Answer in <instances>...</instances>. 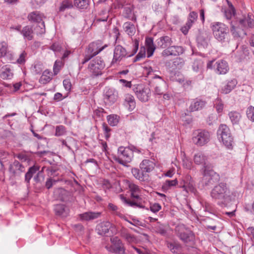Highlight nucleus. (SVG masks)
Masks as SVG:
<instances>
[{
  "mask_svg": "<svg viewBox=\"0 0 254 254\" xmlns=\"http://www.w3.org/2000/svg\"><path fill=\"white\" fill-rule=\"evenodd\" d=\"M236 192L230 193L229 189L226 183H220L216 185L210 192L211 197L215 199L222 200L218 204L222 207H226L228 203L235 199Z\"/></svg>",
  "mask_w": 254,
  "mask_h": 254,
  "instance_id": "nucleus-1",
  "label": "nucleus"
},
{
  "mask_svg": "<svg viewBox=\"0 0 254 254\" xmlns=\"http://www.w3.org/2000/svg\"><path fill=\"white\" fill-rule=\"evenodd\" d=\"M216 64L215 71L218 74H225L229 69L228 63L225 61H219L216 63Z\"/></svg>",
  "mask_w": 254,
  "mask_h": 254,
  "instance_id": "nucleus-18",
  "label": "nucleus"
},
{
  "mask_svg": "<svg viewBox=\"0 0 254 254\" xmlns=\"http://www.w3.org/2000/svg\"><path fill=\"white\" fill-rule=\"evenodd\" d=\"M196 40L199 46H201L203 48H206L207 47L208 40L205 36L200 34L197 36Z\"/></svg>",
  "mask_w": 254,
  "mask_h": 254,
  "instance_id": "nucleus-48",
  "label": "nucleus"
},
{
  "mask_svg": "<svg viewBox=\"0 0 254 254\" xmlns=\"http://www.w3.org/2000/svg\"><path fill=\"white\" fill-rule=\"evenodd\" d=\"M172 43V39L168 36L161 37L157 40V46L162 49L169 47Z\"/></svg>",
  "mask_w": 254,
  "mask_h": 254,
  "instance_id": "nucleus-25",
  "label": "nucleus"
},
{
  "mask_svg": "<svg viewBox=\"0 0 254 254\" xmlns=\"http://www.w3.org/2000/svg\"><path fill=\"white\" fill-rule=\"evenodd\" d=\"M206 102L204 100L196 98L194 99L190 107V111H198L203 109L206 105Z\"/></svg>",
  "mask_w": 254,
  "mask_h": 254,
  "instance_id": "nucleus-23",
  "label": "nucleus"
},
{
  "mask_svg": "<svg viewBox=\"0 0 254 254\" xmlns=\"http://www.w3.org/2000/svg\"><path fill=\"white\" fill-rule=\"evenodd\" d=\"M210 134L206 130L198 129L193 132L192 140L197 146H202L207 144L210 140Z\"/></svg>",
  "mask_w": 254,
  "mask_h": 254,
  "instance_id": "nucleus-8",
  "label": "nucleus"
},
{
  "mask_svg": "<svg viewBox=\"0 0 254 254\" xmlns=\"http://www.w3.org/2000/svg\"><path fill=\"white\" fill-rule=\"evenodd\" d=\"M178 184V181L176 179L173 180H167L163 184L162 189L164 191L168 190L171 187L176 186Z\"/></svg>",
  "mask_w": 254,
  "mask_h": 254,
  "instance_id": "nucleus-41",
  "label": "nucleus"
},
{
  "mask_svg": "<svg viewBox=\"0 0 254 254\" xmlns=\"http://www.w3.org/2000/svg\"><path fill=\"white\" fill-rule=\"evenodd\" d=\"M171 56H179L184 53V49L181 46H173L169 47Z\"/></svg>",
  "mask_w": 254,
  "mask_h": 254,
  "instance_id": "nucleus-39",
  "label": "nucleus"
},
{
  "mask_svg": "<svg viewBox=\"0 0 254 254\" xmlns=\"http://www.w3.org/2000/svg\"><path fill=\"white\" fill-rule=\"evenodd\" d=\"M145 57V48L144 47H141L138 54L134 58L133 62L139 61L140 59Z\"/></svg>",
  "mask_w": 254,
  "mask_h": 254,
  "instance_id": "nucleus-56",
  "label": "nucleus"
},
{
  "mask_svg": "<svg viewBox=\"0 0 254 254\" xmlns=\"http://www.w3.org/2000/svg\"><path fill=\"white\" fill-rule=\"evenodd\" d=\"M140 169L145 175L147 173H150L155 167L154 163L148 159L143 160L140 164Z\"/></svg>",
  "mask_w": 254,
  "mask_h": 254,
  "instance_id": "nucleus-19",
  "label": "nucleus"
},
{
  "mask_svg": "<svg viewBox=\"0 0 254 254\" xmlns=\"http://www.w3.org/2000/svg\"><path fill=\"white\" fill-rule=\"evenodd\" d=\"M40 166L37 165H34L29 168L28 171L25 174V182L29 184L30 181L33 176L39 171Z\"/></svg>",
  "mask_w": 254,
  "mask_h": 254,
  "instance_id": "nucleus-28",
  "label": "nucleus"
},
{
  "mask_svg": "<svg viewBox=\"0 0 254 254\" xmlns=\"http://www.w3.org/2000/svg\"><path fill=\"white\" fill-rule=\"evenodd\" d=\"M217 135L228 149L232 148L233 137L229 127L225 124H221L217 130Z\"/></svg>",
  "mask_w": 254,
  "mask_h": 254,
  "instance_id": "nucleus-6",
  "label": "nucleus"
},
{
  "mask_svg": "<svg viewBox=\"0 0 254 254\" xmlns=\"http://www.w3.org/2000/svg\"><path fill=\"white\" fill-rule=\"evenodd\" d=\"M122 236L129 243H132L135 241V237L129 233H123Z\"/></svg>",
  "mask_w": 254,
  "mask_h": 254,
  "instance_id": "nucleus-61",
  "label": "nucleus"
},
{
  "mask_svg": "<svg viewBox=\"0 0 254 254\" xmlns=\"http://www.w3.org/2000/svg\"><path fill=\"white\" fill-rule=\"evenodd\" d=\"M66 131L64 126L63 125L57 126L56 127L55 135L56 136H61L66 134Z\"/></svg>",
  "mask_w": 254,
  "mask_h": 254,
  "instance_id": "nucleus-52",
  "label": "nucleus"
},
{
  "mask_svg": "<svg viewBox=\"0 0 254 254\" xmlns=\"http://www.w3.org/2000/svg\"><path fill=\"white\" fill-rule=\"evenodd\" d=\"M73 7L72 2L68 0H64L60 6L59 10L60 11H64L66 9L71 8Z\"/></svg>",
  "mask_w": 254,
  "mask_h": 254,
  "instance_id": "nucleus-51",
  "label": "nucleus"
},
{
  "mask_svg": "<svg viewBox=\"0 0 254 254\" xmlns=\"http://www.w3.org/2000/svg\"><path fill=\"white\" fill-rule=\"evenodd\" d=\"M201 173L203 175L202 182L203 185L207 186L212 184L213 180L211 177L212 174L213 173L212 168L204 170L201 171Z\"/></svg>",
  "mask_w": 254,
  "mask_h": 254,
  "instance_id": "nucleus-20",
  "label": "nucleus"
},
{
  "mask_svg": "<svg viewBox=\"0 0 254 254\" xmlns=\"http://www.w3.org/2000/svg\"><path fill=\"white\" fill-rule=\"evenodd\" d=\"M133 90L137 98L142 102L148 101L151 96L150 88L142 84L134 85Z\"/></svg>",
  "mask_w": 254,
  "mask_h": 254,
  "instance_id": "nucleus-7",
  "label": "nucleus"
},
{
  "mask_svg": "<svg viewBox=\"0 0 254 254\" xmlns=\"http://www.w3.org/2000/svg\"><path fill=\"white\" fill-rule=\"evenodd\" d=\"M64 65V62L61 60H57L55 61L53 66V72L54 75H57Z\"/></svg>",
  "mask_w": 254,
  "mask_h": 254,
  "instance_id": "nucleus-42",
  "label": "nucleus"
},
{
  "mask_svg": "<svg viewBox=\"0 0 254 254\" xmlns=\"http://www.w3.org/2000/svg\"><path fill=\"white\" fill-rule=\"evenodd\" d=\"M235 14V9L232 4L229 3V8L225 11V16L227 19H231Z\"/></svg>",
  "mask_w": 254,
  "mask_h": 254,
  "instance_id": "nucleus-47",
  "label": "nucleus"
},
{
  "mask_svg": "<svg viewBox=\"0 0 254 254\" xmlns=\"http://www.w3.org/2000/svg\"><path fill=\"white\" fill-rule=\"evenodd\" d=\"M0 77L2 79H11L13 77V73L11 69L7 65L2 67Z\"/></svg>",
  "mask_w": 254,
  "mask_h": 254,
  "instance_id": "nucleus-35",
  "label": "nucleus"
},
{
  "mask_svg": "<svg viewBox=\"0 0 254 254\" xmlns=\"http://www.w3.org/2000/svg\"><path fill=\"white\" fill-rule=\"evenodd\" d=\"M74 5L79 9H86L89 5V0H74Z\"/></svg>",
  "mask_w": 254,
  "mask_h": 254,
  "instance_id": "nucleus-45",
  "label": "nucleus"
},
{
  "mask_svg": "<svg viewBox=\"0 0 254 254\" xmlns=\"http://www.w3.org/2000/svg\"><path fill=\"white\" fill-rule=\"evenodd\" d=\"M154 232L159 234L161 236H165L167 235V227L160 222H157L156 224L153 227Z\"/></svg>",
  "mask_w": 254,
  "mask_h": 254,
  "instance_id": "nucleus-31",
  "label": "nucleus"
},
{
  "mask_svg": "<svg viewBox=\"0 0 254 254\" xmlns=\"http://www.w3.org/2000/svg\"><path fill=\"white\" fill-rule=\"evenodd\" d=\"M103 96V101L105 104L111 106L117 101L118 98V93L114 88L105 87Z\"/></svg>",
  "mask_w": 254,
  "mask_h": 254,
  "instance_id": "nucleus-10",
  "label": "nucleus"
},
{
  "mask_svg": "<svg viewBox=\"0 0 254 254\" xmlns=\"http://www.w3.org/2000/svg\"><path fill=\"white\" fill-rule=\"evenodd\" d=\"M102 127L105 133V137L107 139L110 137V134L109 132L111 131V129L105 123L102 124Z\"/></svg>",
  "mask_w": 254,
  "mask_h": 254,
  "instance_id": "nucleus-60",
  "label": "nucleus"
},
{
  "mask_svg": "<svg viewBox=\"0 0 254 254\" xmlns=\"http://www.w3.org/2000/svg\"><path fill=\"white\" fill-rule=\"evenodd\" d=\"M214 107L218 113H221L224 109V104L221 98L217 97L213 101Z\"/></svg>",
  "mask_w": 254,
  "mask_h": 254,
  "instance_id": "nucleus-40",
  "label": "nucleus"
},
{
  "mask_svg": "<svg viewBox=\"0 0 254 254\" xmlns=\"http://www.w3.org/2000/svg\"><path fill=\"white\" fill-rule=\"evenodd\" d=\"M197 17V13L194 11L191 12L189 16V19L187 23V26L189 28H190L192 23L196 20Z\"/></svg>",
  "mask_w": 254,
  "mask_h": 254,
  "instance_id": "nucleus-50",
  "label": "nucleus"
},
{
  "mask_svg": "<svg viewBox=\"0 0 254 254\" xmlns=\"http://www.w3.org/2000/svg\"><path fill=\"white\" fill-rule=\"evenodd\" d=\"M125 32L129 36H132L135 33V28L133 24L130 22H126L123 25Z\"/></svg>",
  "mask_w": 254,
  "mask_h": 254,
  "instance_id": "nucleus-33",
  "label": "nucleus"
},
{
  "mask_svg": "<svg viewBox=\"0 0 254 254\" xmlns=\"http://www.w3.org/2000/svg\"><path fill=\"white\" fill-rule=\"evenodd\" d=\"M138 46L139 41L137 39H135L134 41L133 48L130 52H127V50L120 45L116 46L114 51L112 64L118 63L125 58L133 56L136 53L138 49Z\"/></svg>",
  "mask_w": 254,
  "mask_h": 254,
  "instance_id": "nucleus-2",
  "label": "nucleus"
},
{
  "mask_svg": "<svg viewBox=\"0 0 254 254\" xmlns=\"http://www.w3.org/2000/svg\"><path fill=\"white\" fill-rule=\"evenodd\" d=\"M7 53V45L4 42H2L0 43V58L6 56Z\"/></svg>",
  "mask_w": 254,
  "mask_h": 254,
  "instance_id": "nucleus-55",
  "label": "nucleus"
},
{
  "mask_svg": "<svg viewBox=\"0 0 254 254\" xmlns=\"http://www.w3.org/2000/svg\"><path fill=\"white\" fill-rule=\"evenodd\" d=\"M107 120L110 126L114 127L116 126L119 123L120 117L117 115L112 114L108 115L107 117Z\"/></svg>",
  "mask_w": 254,
  "mask_h": 254,
  "instance_id": "nucleus-36",
  "label": "nucleus"
},
{
  "mask_svg": "<svg viewBox=\"0 0 254 254\" xmlns=\"http://www.w3.org/2000/svg\"><path fill=\"white\" fill-rule=\"evenodd\" d=\"M111 241L113 244L110 246H106L107 250L110 252L117 254H125V249L124 244L120 239L117 237L111 239Z\"/></svg>",
  "mask_w": 254,
  "mask_h": 254,
  "instance_id": "nucleus-12",
  "label": "nucleus"
},
{
  "mask_svg": "<svg viewBox=\"0 0 254 254\" xmlns=\"http://www.w3.org/2000/svg\"><path fill=\"white\" fill-rule=\"evenodd\" d=\"M211 29L215 38L218 41L224 43L229 33L228 27L221 22H214L211 25Z\"/></svg>",
  "mask_w": 254,
  "mask_h": 254,
  "instance_id": "nucleus-4",
  "label": "nucleus"
},
{
  "mask_svg": "<svg viewBox=\"0 0 254 254\" xmlns=\"http://www.w3.org/2000/svg\"><path fill=\"white\" fill-rule=\"evenodd\" d=\"M230 31L234 38H239L242 35H247L245 29L243 28L237 21L236 25L231 22Z\"/></svg>",
  "mask_w": 254,
  "mask_h": 254,
  "instance_id": "nucleus-16",
  "label": "nucleus"
},
{
  "mask_svg": "<svg viewBox=\"0 0 254 254\" xmlns=\"http://www.w3.org/2000/svg\"><path fill=\"white\" fill-rule=\"evenodd\" d=\"M108 207L110 211H112L114 214H116V215H118L120 217H122L123 215L121 213L117 211L118 209V207L117 206L112 203H110L108 205Z\"/></svg>",
  "mask_w": 254,
  "mask_h": 254,
  "instance_id": "nucleus-57",
  "label": "nucleus"
},
{
  "mask_svg": "<svg viewBox=\"0 0 254 254\" xmlns=\"http://www.w3.org/2000/svg\"><path fill=\"white\" fill-rule=\"evenodd\" d=\"M182 183H181L180 187L184 189V190L187 192L190 191L192 192L195 191V185L193 180L190 175H187L183 179Z\"/></svg>",
  "mask_w": 254,
  "mask_h": 254,
  "instance_id": "nucleus-15",
  "label": "nucleus"
},
{
  "mask_svg": "<svg viewBox=\"0 0 254 254\" xmlns=\"http://www.w3.org/2000/svg\"><path fill=\"white\" fill-rule=\"evenodd\" d=\"M25 171V167L24 166L16 160H15L9 165L8 171L12 177L20 178Z\"/></svg>",
  "mask_w": 254,
  "mask_h": 254,
  "instance_id": "nucleus-11",
  "label": "nucleus"
},
{
  "mask_svg": "<svg viewBox=\"0 0 254 254\" xmlns=\"http://www.w3.org/2000/svg\"><path fill=\"white\" fill-rule=\"evenodd\" d=\"M194 162L197 165H202L201 171L212 168V165L207 160V157L202 152H198L193 156Z\"/></svg>",
  "mask_w": 254,
  "mask_h": 254,
  "instance_id": "nucleus-14",
  "label": "nucleus"
},
{
  "mask_svg": "<svg viewBox=\"0 0 254 254\" xmlns=\"http://www.w3.org/2000/svg\"><path fill=\"white\" fill-rule=\"evenodd\" d=\"M167 247L174 254H179L181 251V247L180 244L176 243H168Z\"/></svg>",
  "mask_w": 254,
  "mask_h": 254,
  "instance_id": "nucleus-44",
  "label": "nucleus"
},
{
  "mask_svg": "<svg viewBox=\"0 0 254 254\" xmlns=\"http://www.w3.org/2000/svg\"><path fill=\"white\" fill-rule=\"evenodd\" d=\"M201 204L202 207L204 209L205 211L208 212L210 213H213L214 209L211 203L206 201H202L201 202Z\"/></svg>",
  "mask_w": 254,
  "mask_h": 254,
  "instance_id": "nucleus-49",
  "label": "nucleus"
},
{
  "mask_svg": "<svg viewBox=\"0 0 254 254\" xmlns=\"http://www.w3.org/2000/svg\"><path fill=\"white\" fill-rule=\"evenodd\" d=\"M121 198L122 199V201L127 205L131 207H141V206L138 204L137 203L134 202L133 201L130 200L129 199H127L125 197H124L122 195H120Z\"/></svg>",
  "mask_w": 254,
  "mask_h": 254,
  "instance_id": "nucleus-53",
  "label": "nucleus"
},
{
  "mask_svg": "<svg viewBox=\"0 0 254 254\" xmlns=\"http://www.w3.org/2000/svg\"><path fill=\"white\" fill-rule=\"evenodd\" d=\"M53 75H54V72L46 69L43 72L41 79H52Z\"/></svg>",
  "mask_w": 254,
  "mask_h": 254,
  "instance_id": "nucleus-58",
  "label": "nucleus"
},
{
  "mask_svg": "<svg viewBox=\"0 0 254 254\" xmlns=\"http://www.w3.org/2000/svg\"><path fill=\"white\" fill-rule=\"evenodd\" d=\"M132 8L130 6L125 7L123 14L125 18L135 22L136 21V17L134 14H132Z\"/></svg>",
  "mask_w": 254,
  "mask_h": 254,
  "instance_id": "nucleus-30",
  "label": "nucleus"
},
{
  "mask_svg": "<svg viewBox=\"0 0 254 254\" xmlns=\"http://www.w3.org/2000/svg\"><path fill=\"white\" fill-rule=\"evenodd\" d=\"M237 80H229L222 88V92L224 94L230 93L237 84Z\"/></svg>",
  "mask_w": 254,
  "mask_h": 254,
  "instance_id": "nucleus-32",
  "label": "nucleus"
},
{
  "mask_svg": "<svg viewBox=\"0 0 254 254\" xmlns=\"http://www.w3.org/2000/svg\"><path fill=\"white\" fill-rule=\"evenodd\" d=\"M28 18L29 21L38 23L35 28L37 34H43L45 32V24L42 21L43 15L38 11H33L29 14Z\"/></svg>",
  "mask_w": 254,
  "mask_h": 254,
  "instance_id": "nucleus-9",
  "label": "nucleus"
},
{
  "mask_svg": "<svg viewBox=\"0 0 254 254\" xmlns=\"http://www.w3.org/2000/svg\"><path fill=\"white\" fill-rule=\"evenodd\" d=\"M54 211L57 215L65 217H66L69 212L68 209L66 206L63 204H57L55 206Z\"/></svg>",
  "mask_w": 254,
  "mask_h": 254,
  "instance_id": "nucleus-26",
  "label": "nucleus"
},
{
  "mask_svg": "<svg viewBox=\"0 0 254 254\" xmlns=\"http://www.w3.org/2000/svg\"><path fill=\"white\" fill-rule=\"evenodd\" d=\"M239 25L244 29L248 27H252L254 24L253 19L251 17L250 13L247 16H245L243 18L237 20Z\"/></svg>",
  "mask_w": 254,
  "mask_h": 254,
  "instance_id": "nucleus-21",
  "label": "nucleus"
},
{
  "mask_svg": "<svg viewBox=\"0 0 254 254\" xmlns=\"http://www.w3.org/2000/svg\"><path fill=\"white\" fill-rule=\"evenodd\" d=\"M104 67V61L98 57L90 62L88 68L94 75L97 76L102 74V70Z\"/></svg>",
  "mask_w": 254,
  "mask_h": 254,
  "instance_id": "nucleus-13",
  "label": "nucleus"
},
{
  "mask_svg": "<svg viewBox=\"0 0 254 254\" xmlns=\"http://www.w3.org/2000/svg\"><path fill=\"white\" fill-rule=\"evenodd\" d=\"M228 116L233 126L239 125L242 119V115L239 112L232 111L229 112Z\"/></svg>",
  "mask_w": 254,
  "mask_h": 254,
  "instance_id": "nucleus-27",
  "label": "nucleus"
},
{
  "mask_svg": "<svg viewBox=\"0 0 254 254\" xmlns=\"http://www.w3.org/2000/svg\"><path fill=\"white\" fill-rule=\"evenodd\" d=\"M246 115L250 120L254 122V107L251 106L247 108Z\"/></svg>",
  "mask_w": 254,
  "mask_h": 254,
  "instance_id": "nucleus-54",
  "label": "nucleus"
},
{
  "mask_svg": "<svg viewBox=\"0 0 254 254\" xmlns=\"http://www.w3.org/2000/svg\"><path fill=\"white\" fill-rule=\"evenodd\" d=\"M131 173L133 176L139 181H143L145 174L138 168H134L131 169Z\"/></svg>",
  "mask_w": 254,
  "mask_h": 254,
  "instance_id": "nucleus-38",
  "label": "nucleus"
},
{
  "mask_svg": "<svg viewBox=\"0 0 254 254\" xmlns=\"http://www.w3.org/2000/svg\"><path fill=\"white\" fill-rule=\"evenodd\" d=\"M178 236L182 241L186 243L192 241L194 237L192 232L189 230H186L185 232L179 233Z\"/></svg>",
  "mask_w": 254,
  "mask_h": 254,
  "instance_id": "nucleus-29",
  "label": "nucleus"
},
{
  "mask_svg": "<svg viewBox=\"0 0 254 254\" xmlns=\"http://www.w3.org/2000/svg\"><path fill=\"white\" fill-rule=\"evenodd\" d=\"M128 186L131 192H139L140 191L139 187L132 183L128 182Z\"/></svg>",
  "mask_w": 254,
  "mask_h": 254,
  "instance_id": "nucleus-59",
  "label": "nucleus"
},
{
  "mask_svg": "<svg viewBox=\"0 0 254 254\" xmlns=\"http://www.w3.org/2000/svg\"><path fill=\"white\" fill-rule=\"evenodd\" d=\"M107 47L108 45L107 44L102 46L101 41H97L90 43L86 52V54L84 60L82 62V64H84L85 63L88 62L93 57L98 54Z\"/></svg>",
  "mask_w": 254,
  "mask_h": 254,
  "instance_id": "nucleus-5",
  "label": "nucleus"
},
{
  "mask_svg": "<svg viewBox=\"0 0 254 254\" xmlns=\"http://www.w3.org/2000/svg\"><path fill=\"white\" fill-rule=\"evenodd\" d=\"M192 164V162L187 158H185L183 160V165L187 169H190Z\"/></svg>",
  "mask_w": 254,
  "mask_h": 254,
  "instance_id": "nucleus-64",
  "label": "nucleus"
},
{
  "mask_svg": "<svg viewBox=\"0 0 254 254\" xmlns=\"http://www.w3.org/2000/svg\"><path fill=\"white\" fill-rule=\"evenodd\" d=\"M133 157V154L130 148L121 146L118 149L117 155H114L113 159L119 164L127 166V164L132 161Z\"/></svg>",
  "mask_w": 254,
  "mask_h": 254,
  "instance_id": "nucleus-3",
  "label": "nucleus"
},
{
  "mask_svg": "<svg viewBox=\"0 0 254 254\" xmlns=\"http://www.w3.org/2000/svg\"><path fill=\"white\" fill-rule=\"evenodd\" d=\"M111 227V224L108 221L103 222L96 226V231L97 233L100 235H105L109 232Z\"/></svg>",
  "mask_w": 254,
  "mask_h": 254,
  "instance_id": "nucleus-22",
  "label": "nucleus"
},
{
  "mask_svg": "<svg viewBox=\"0 0 254 254\" xmlns=\"http://www.w3.org/2000/svg\"><path fill=\"white\" fill-rule=\"evenodd\" d=\"M59 140L62 143L63 145L67 148L68 150L73 152L71 146L75 143V140L74 138L71 136H67L65 139H60Z\"/></svg>",
  "mask_w": 254,
  "mask_h": 254,
  "instance_id": "nucleus-34",
  "label": "nucleus"
},
{
  "mask_svg": "<svg viewBox=\"0 0 254 254\" xmlns=\"http://www.w3.org/2000/svg\"><path fill=\"white\" fill-rule=\"evenodd\" d=\"M202 64L203 63L201 59L195 60L192 65V69L193 71L200 73H201Z\"/></svg>",
  "mask_w": 254,
  "mask_h": 254,
  "instance_id": "nucleus-43",
  "label": "nucleus"
},
{
  "mask_svg": "<svg viewBox=\"0 0 254 254\" xmlns=\"http://www.w3.org/2000/svg\"><path fill=\"white\" fill-rule=\"evenodd\" d=\"M106 113L103 108H98L94 111L93 118L96 120H101L103 117V114Z\"/></svg>",
  "mask_w": 254,
  "mask_h": 254,
  "instance_id": "nucleus-46",
  "label": "nucleus"
},
{
  "mask_svg": "<svg viewBox=\"0 0 254 254\" xmlns=\"http://www.w3.org/2000/svg\"><path fill=\"white\" fill-rule=\"evenodd\" d=\"M50 49L53 51L54 52L58 53L61 51L62 47L60 44L55 43L50 46Z\"/></svg>",
  "mask_w": 254,
  "mask_h": 254,
  "instance_id": "nucleus-62",
  "label": "nucleus"
},
{
  "mask_svg": "<svg viewBox=\"0 0 254 254\" xmlns=\"http://www.w3.org/2000/svg\"><path fill=\"white\" fill-rule=\"evenodd\" d=\"M57 182L56 180H53L52 178H48L46 182L45 187L48 190H49Z\"/></svg>",
  "mask_w": 254,
  "mask_h": 254,
  "instance_id": "nucleus-63",
  "label": "nucleus"
},
{
  "mask_svg": "<svg viewBox=\"0 0 254 254\" xmlns=\"http://www.w3.org/2000/svg\"><path fill=\"white\" fill-rule=\"evenodd\" d=\"M125 101L124 104L130 111H132L135 108V101L134 97L130 94H126L125 95Z\"/></svg>",
  "mask_w": 254,
  "mask_h": 254,
  "instance_id": "nucleus-24",
  "label": "nucleus"
},
{
  "mask_svg": "<svg viewBox=\"0 0 254 254\" xmlns=\"http://www.w3.org/2000/svg\"><path fill=\"white\" fill-rule=\"evenodd\" d=\"M101 215L99 212L88 211L79 214V218L81 221H90L99 218Z\"/></svg>",
  "mask_w": 254,
  "mask_h": 254,
  "instance_id": "nucleus-17",
  "label": "nucleus"
},
{
  "mask_svg": "<svg viewBox=\"0 0 254 254\" xmlns=\"http://www.w3.org/2000/svg\"><path fill=\"white\" fill-rule=\"evenodd\" d=\"M21 33L25 38H26L28 40H31L33 38V30L32 28L29 26H26L23 27L21 31Z\"/></svg>",
  "mask_w": 254,
  "mask_h": 254,
  "instance_id": "nucleus-37",
  "label": "nucleus"
}]
</instances>
